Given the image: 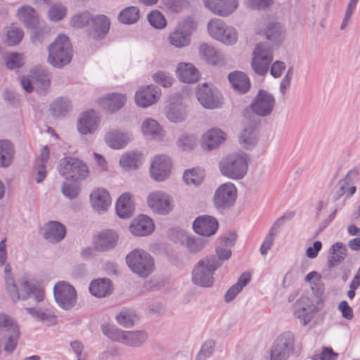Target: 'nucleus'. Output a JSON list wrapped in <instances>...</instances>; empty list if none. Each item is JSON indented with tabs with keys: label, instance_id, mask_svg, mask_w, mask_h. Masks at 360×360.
Masks as SVG:
<instances>
[{
	"label": "nucleus",
	"instance_id": "obj_17",
	"mask_svg": "<svg viewBox=\"0 0 360 360\" xmlns=\"http://www.w3.org/2000/svg\"><path fill=\"white\" fill-rule=\"evenodd\" d=\"M110 338L115 341L120 342L129 347H141L148 340V334L145 331H123L113 330Z\"/></svg>",
	"mask_w": 360,
	"mask_h": 360
},
{
	"label": "nucleus",
	"instance_id": "obj_18",
	"mask_svg": "<svg viewBox=\"0 0 360 360\" xmlns=\"http://www.w3.org/2000/svg\"><path fill=\"white\" fill-rule=\"evenodd\" d=\"M161 93L159 88L153 84L141 86L135 94L136 105L141 108H147L159 100Z\"/></svg>",
	"mask_w": 360,
	"mask_h": 360
},
{
	"label": "nucleus",
	"instance_id": "obj_32",
	"mask_svg": "<svg viewBox=\"0 0 360 360\" xmlns=\"http://www.w3.org/2000/svg\"><path fill=\"white\" fill-rule=\"evenodd\" d=\"M259 140V134L256 128L249 125L243 129L238 136V143L241 147L251 150L256 146Z\"/></svg>",
	"mask_w": 360,
	"mask_h": 360
},
{
	"label": "nucleus",
	"instance_id": "obj_2",
	"mask_svg": "<svg viewBox=\"0 0 360 360\" xmlns=\"http://www.w3.org/2000/svg\"><path fill=\"white\" fill-rule=\"evenodd\" d=\"M221 266L219 259L214 255L207 256L198 261L192 271V282L202 288L213 285L214 271Z\"/></svg>",
	"mask_w": 360,
	"mask_h": 360
},
{
	"label": "nucleus",
	"instance_id": "obj_20",
	"mask_svg": "<svg viewBox=\"0 0 360 360\" xmlns=\"http://www.w3.org/2000/svg\"><path fill=\"white\" fill-rule=\"evenodd\" d=\"M219 226L217 220L209 215H202L197 217L193 223L195 232L204 236L214 235Z\"/></svg>",
	"mask_w": 360,
	"mask_h": 360
},
{
	"label": "nucleus",
	"instance_id": "obj_27",
	"mask_svg": "<svg viewBox=\"0 0 360 360\" xmlns=\"http://www.w3.org/2000/svg\"><path fill=\"white\" fill-rule=\"evenodd\" d=\"M91 34L94 39H103L108 34L110 29V20L105 15L91 16Z\"/></svg>",
	"mask_w": 360,
	"mask_h": 360
},
{
	"label": "nucleus",
	"instance_id": "obj_48",
	"mask_svg": "<svg viewBox=\"0 0 360 360\" xmlns=\"http://www.w3.org/2000/svg\"><path fill=\"white\" fill-rule=\"evenodd\" d=\"M140 18V11L136 6H129L124 8L119 14V20L127 25L136 22Z\"/></svg>",
	"mask_w": 360,
	"mask_h": 360
},
{
	"label": "nucleus",
	"instance_id": "obj_60",
	"mask_svg": "<svg viewBox=\"0 0 360 360\" xmlns=\"http://www.w3.org/2000/svg\"><path fill=\"white\" fill-rule=\"evenodd\" d=\"M215 344L212 340H208L205 342L198 354L195 357V360H206L212 354Z\"/></svg>",
	"mask_w": 360,
	"mask_h": 360
},
{
	"label": "nucleus",
	"instance_id": "obj_62",
	"mask_svg": "<svg viewBox=\"0 0 360 360\" xmlns=\"http://www.w3.org/2000/svg\"><path fill=\"white\" fill-rule=\"evenodd\" d=\"M290 355V353L274 344L270 351V360H288Z\"/></svg>",
	"mask_w": 360,
	"mask_h": 360
},
{
	"label": "nucleus",
	"instance_id": "obj_23",
	"mask_svg": "<svg viewBox=\"0 0 360 360\" xmlns=\"http://www.w3.org/2000/svg\"><path fill=\"white\" fill-rule=\"evenodd\" d=\"M99 122V118L95 111L85 112L78 120L77 130L81 134H91L96 131Z\"/></svg>",
	"mask_w": 360,
	"mask_h": 360
},
{
	"label": "nucleus",
	"instance_id": "obj_40",
	"mask_svg": "<svg viewBox=\"0 0 360 360\" xmlns=\"http://www.w3.org/2000/svg\"><path fill=\"white\" fill-rule=\"evenodd\" d=\"M14 147L8 140L0 141V167H8L13 162Z\"/></svg>",
	"mask_w": 360,
	"mask_h": 360
},
{
	"label": "nucleus",
	"instance_id": "obj_56",
	"mask_svg": "<svg viewBox=\"0 0 360 360\" xmlns=\"http://www.w3.org/2000/svg\"><path fill=\"white\" fill-rule=\"evenodd\" d=\"M91 15L89 12H84L72 17L70 25L75 28H82L91 22Z\"/></svg>",
	"mask_w": 360,
	"mask_h": 360
},
{
	"label": "nucleus",
	"instance_id": "obj_7",
	"mask_svg": "<svg viewBox=\"0 0 360 360\" xmlns=\"http://www.w3.org/2000/svg\"><path fill=\"white\" fill-rule=\"evenodd\" d=\"M207 28L211 37L225 45L231 46L238 41V34L236 30L220 19L210 20Z\"/></svg>",
	"mask_w": 360,
	"mask_h": 360
},
{
	"label": "nucleus",
	"instance_id": "obj_16",
	"mask_svg": "<svg viewBox=\"0 0 360 360\" xmlns=\"http://www.w3.org/2000/svg\"><path fill=\"white\" fill-rule=\"evenodd\" d=\"M318 311V307L307 296L301 297L294 304V315L303 326L307 325Z\"/></svg>",
	"mask_w": 360,
	"mask_h": 360
},
{
	"label": "nucleus",
	"instance_id": "obj_15",
	"mask_svg": "<svg viewBox=\"0 0 360 360\" xmlns=\"http://www.w3.org/2000/svg\"><path fill=\"white\" fill-rule=\"evenodd\" d=\"M257 34H264L269 41L274 42L281 41L284 35V29L278 22L269 18L260 19L255 28Z\"/></svg>",
	"mask_w": 360,
	"mask_h": 360
},
{
	"label": "nucleus",
	"instance_id": "obj_49",
	"mask_svg": "<svg viewBox=\"0 0 360 360\" xmlns=\"http://www.w3.org/2000/svg\"><path fill=\"white\" fill-rule=\"evenodd\" d=\"M5 42L9 46L18 44L24 37L22 30L14 25H11L6 28Z\"/></svg>",
	"mask_w": 360,
	"mask_h": 360
},
{
	"label": "nucleus",
	"instance_id": "obj_6",
	"mask_svg": "<svg viewBox=\"0 0 360 360\" xmlns=\"http://www.w3.org/2000/svg\"><path fill=\"white\" fill-rule=\"evenodd\" d=\"M129 269L141 277L146 278L152 273L154 262L152 257L146 251L136 249L126 257Z\"/></svg>",
	"mask_w": 360,
	"mask_h": 360
},
{
	"label": "nucleus",
	"instance_id": "obj_50",
	"mask_svg": "<svg viewBox=\"0 0 360 360\" xmlns=\"http://www.w3.org/2000/svg\"><path fill=\"white\" fill-rule=\"evenodd\" d=\"M121 166L126 169H136L141 164V154L128 153L124 154L120 160Z\"/></svg>",
	"mask_w": 360,
	"mask_h": 360
},
{
	"label": "nucleus",
	"instance_id": "obj_38",
	"mask_svg": "<svg viewBox=\"0 0 360 360\" xmlns=\"http://www.w3.org/2000/svg\"><path fill=\"white\" fill-rule=\"evenodd\" d=\"M347 252V248L342 243L338 242L333 245L329 250L332 256L328 259V266L332 268L339 265L346 257Z\"/></svg>",
	"mask_w": 360,
	"mask_h": 360
},
{
	"label": "nucleus",
	"instance_id": "obj_29",
	"mask_svg": "<svg viewBox=\"0 0 360 360\" xmlns=\"http://www.w3.org/2000/svg\"><path fill=\"white\" fill-rule=\"evenodd\" d=\"M131 233L136 236H144L151 233L154 230L153 221L146 215H141L134 219L129 226Z\"/></svg>",
	"mask_w": 360,
	"mask_h": 360
},
{
	"label": "nucleus",
	"instance_id": "obj_64",
	"mask_svg": "<svg viewBox=\"0 0 360 360\" xmlns=\"http://www.w3.org/2000/svg\"><path fill=\"white\" fill-rule=\"evenodd\" d=\"M273 0H248L250 7L256 10H264L273 4Z\"/></svg>",
	"mask_w": 360,
	"mask_h": 360
},
{
	"label": "nucleus",
	"instance_id": "obj_36",
	"mask_svg": "<svg viewBox=\"0 0 360 360\" xmlns=\"http://www.w3.org/2000/svg\"><path fill=\"white\" fill-rule=\"evenodd\" d=\"M229 80L232 87L241 94L248 92L250 88L249 77L243 72L236 71L229 75Z\"/></svg>",
	"mask_w": 360,
	"mask_h": 360
},
{
	"label": "nucleus",
	"instance_id": "obj_47",
	"mask_svg": "<svg viewBox=\"0 0 360 360\" xmlns=\"http://www.w3.org/2000/svg\"><path fill=\"white\" fill-rule=\"evenodd\" d=\"M274 344L291 354L294 351L295 335L291 331H285L276 338Z\"/></svg>",
	"mask_w": 360,
	"mask_h": 360
},
{
	"label": "nucleus",
	"instance_id": "obj_51",
	"mask_svg": "<svg viewBox=\"0 0 360 360\" xmlns=\"http://www.w3.org/2000/svg\"><path fill=\"white\" fill-rule=\"evenodd\" d=\"M184 243L191 253L195 254L203 250L206 245V240L200 238L188 236L186 237Z\"/></svg>",
	"mask_w": 360,
	"mask_h": 360
},
{
	"label": "nucleus",
	"instance_id": "obj_25",
	"mask_svg": "<svg viewBox=\"0 0 360 360\" xmlns=\"http://www.w3.org/2000/svg\"><path fill=\"white\" fill-rule=\"evenodd\" d=\"M200 56L207 63L217 65L224 64L225 59L222 53L207 43H202L198 47Z\"/></svg>",
	"mask_w": 360,
	"mask_h": 360
},
{
	"label": "nucleus",
	"instance_id": "obj_24",
	"mask_svg": "<svg viewBox=\"0 0 360 360\" xmlns=\"http://www.w3.org/2000/svg\"><path fill=\"white\" fill-rule=\"evenodd\" d=\"M43 236L50 243L61 241L66 235L65 226L56 221H50L44 224Z\"/></svg>",
	"mask_w": 360,
	"mask_h": 360
},
{
	"label": "nucleus",
	"instance_id": "obj_44",
	"mask_svg": "<svg viewBox=\"0 0 360 360\" xmlns=\"http://www.w3.org/2000/svg\"><path fill=\"white\" fill-rule=\"evenodd\" d=\"M283 218L284 217L283 216L278 219L271 227L268 234L265 237L264 241L260 247V252L262 255H266L268 251L271 249L274 243V237L277 234L279 228L282 226V220Z\"/></svg>",
	"mask_w": 360,
	"mask_h": 360
},
{
	"label": "nucleus",
	"instance_id": "obj_55",
	"mask_svg": "<svg viewBox=\"0 0 360 360\" xmlns=\"http://www.w3.org/2000/svg\"><path fill=\"white\" fill-rule=\"evenodd\" d=\"M67 10L62 4L51 6L48 11V15L51 21L58 22L66 15Z\"/></svg>",
	"mask_w": 360,
	"mask_h": 360
},
{
	"label": "nucleus",
	"instance_id": "obj_8",
	"mask_svg": "<svg viewBox=\"0 0 360 360\" xmlns=\"http://www.w3.org/2000/svg\"><path fill=\"white\" fill-rule=\"evenodd\" d=\"M195 29V22L191 19H186L180 22L169 34L168 41L176 48L188 46L191 43V36Z\"/></svg>",
	"mask_w": 360,
	"mask_h": 360
},
{
	"label": "nucleus",
	"instance_id": "obj_9",
	"mask_svg": "<svg viewBox=\"0 0 360 360\" xmlns=\"http://www.w3.org/2000/svg\"><path fill=\"white\" fill-rule=\"evenodd\" d=\"M252 55L251 65L253 70L259 75H264L273 60V51L270 46L266 43L258 44Z\"/></svg>",
	"mask_w": 360,
	"mask_h": 360
},
{
	"label": "nucleus",
	"instance_id": "obj_4",
	"mask_svg": "<svg viewBox=\"0 0 360 360\" xmlns=\"http://www.w3.org/2000/svg\"><path fill=\"white\" fill-rule=\"evenodd\" d=\"M247 157L244 153H235L224 158L219 163L221 174L231 179H241L247 173Z\"/></svg>",
	"mask_w": 360,
	"mask_h": 360
},
{
	"label": "nucleus",
	"instance_id": "obj_21",
	"mask_svg": "<svg viewBox=\"0 0 360 360\" xmlns=\"http://www.w3.org/2000/svg\"><path fill=\"white\" fill-rule=\"evenodd\" d=\"M148 205L159 214H166L172 209L170 198L163 192L158 191L148 197Z\"/></svg>",
	"mask_w": 360,
	"mask_h": 360
},
{
	"label": "nucleus",
	"instance_id": "obj_11",
	"mask_svg": "<svg viewBox=\"0 0 360 360\" xmlns=\"http://www.w3.org/2000/svg\"><path fill=\"white\" fill-rule=\"evenodd\" d=\"M53 295L56 303L63 309L69 310L76 304V290L66 281H58L56 283Z\"/></svg>",
	"mask_w": 360,
	"mask_h": 360
},
{
	"label": "nucleus",
	"instance_id": "obj_42",
	"mask_svg": "<svg viewBox=\"0 0 360 360\" xmlns=\"http://www.w3.org/2000/svg\"><path fill=\"white\" fill-rule=\"evenodd\" d=\"M25 311L32 318L43 322L53 323L56 321V316L51 310L49 309H36L34 307H27Z\"/></svg>",
	"mask_w": 360,
	"mask_h": 360
},
{
	"label": "nucleus",
	"instance_id": "obj_13",
	"mask_svg": "<svg viewBox=\"0 0 360 360\" xmlns=\"http://www.w3.org/2000/svg\"><path fill=\"white\" fill-rule=\"evenodd\" d=\"M237 198V188L233 183L226 182L220 185L213 196L214 207L221 210L229 209Z\"/></svg>",
	"mask_w": 360,
	"mask_h": 360
},
{
	"label": "nucleus",
	"instance_id": "obj_45",
	"mask_svg": "<svg viewBox=\"0 0 360 360\" xmlns=\"http://www.w3.org/2000/svg\"><path fill=\"white\" fill-rule=\"evenodd\" d=\"M187 115L186 107L181 104L170 105L166 111L167 118L174 123L184 121Z\"/></svg>",
	"mask_w": 360,
	"mask_h": 360
},
{
	"label": "nucleus",
	"instance_id": "obj_28",
	"mask_svg": "<svg viewBox=\"0 0 360 360\" xmlns=\"http://www.w3.org/2000/svg\"><path fill=\"white\" fill-rule=\"evenodd\" d=\"M131 139L132 135L130 133L120 130L109 131L105 136L108 146L114 149H120L126 146Z\"/></svg>",
	"mask_w": 360,
	"mask_h": 360
},
{
	"label": "nucleus",
	"instance_id": "obj_61",
	"mask_svg": "<svg viewBox=\"0 0 360 360\" xmlns=\"http://www.w3.org/2000/svg\"><path fill=\"white\" fill-rule=\"evenodd\" d=\"M177 144L183 150H190L196 145V141L192 136L182 135L178 140Z\"/></svg>",
	"mask_w": 360,
	"mask_h": 360
},
{
	"label": "nucleus",
	"instance_id": "obj_30",
	"mask_svg": "<svg viewBox=\"0 0 360 360\" xmlns=\"http://www.w3.org/2000/svg\"><path fill=\"white\" fill-rule=\"evenodd\" d=\"M127 101V97L124 94H110L106 97L101 98L99 104L104 110L114 112L122 108Z\"/></svg>",
	"mask_w": 360,
	"mask_h": 360
},
{
	"label": "nucleus",
	"instance_id": "obj_59",
	"mask_svg": "<svg viewBox=\"0 0 360 360\" xmlns=\"http://www.w3.org/2000/svg\"><path fill=\"white\" fill-rule=\"evenodd\" d=\"M152 78L155 83L165 88L170 86L174 82L173 77L169 73L162 71L154 73Z\"/></svg>",
	"mask_w": 360,
	"mask_h": 360
},
{
	"label": "nucleus",
	"instance_id": "obj_39",
	"mask_svg": "<svg viewBox=\"0 0 360 360\" xmlns=\"http://www.w3.org/2000/svg\"><path fill=\"white\" fill-rule=\"evenodd\" d=\"M89 291L96 297H105L111 294L112 291L111 282L108 278L97 279L91 283Z\"/></svg>",
	"mask_w": 360,
	"mask_h": 360
},
{
	"label": "nucleus",
	"instance_id": "obj_53",
	"mask_svg": "<svg viewBox=\"0 0 360 360\" xmlns=\"http://www.w3.org/2000/svg\"><path fill=\"white\" fill-rule=\"evenodd\" d=\"M69 101L64 98H57L51 105V110L55 116L63 115L70 109Z\"/></svg>",
	"mask_w": 360,
	"mask_h": 360
},
{
	"label": "nucleus",
	"instance_id": "obj_31",
	"mask_svg": "<svg viewBox=\"0 0 360 360\" xmlns=\"http://www.w3.org/2000/svg\"><path fill=\"white\" fill-rule=\"evenodd\" d=\"M176 72L178 78L184 83L196 82L200 77L198 70L193 64L189 63H179Z\"/></svg>",
	"mask_w": 360,
	"mask_h": 360
},
{
	"label": "nucleus",
	"instance_id": "obj_57",
	"mask_svg": "<svg viewBox=\"0 0 360 360\" xmlns=\"http://www.w3.org/2000/svg\"><path fill=\"white\" fill-rule=\"evenodd\" d=\"M186 184L199 185L203 181L202 176L195 169L186 170L183 176Z\"/></svg>",
	"mask_w": 360,
	"mask_h": 360
},
{
	"label": "nucleus",
	"instance_id": "obj_14",
	"mask_svg": "<svg viewBox=\"0 0 360 360\" xmlns=\"http://www.w3.org/2000/svg\"><path fill=\"white\" fill-rule=\"evenodd\" d=\"M276 100L273 94L264 89H259L253 98L250 108L259 117H267L274 110Z\"/></svg>",
	"mask_w": 360,
	"mask_h": 360
},
{
	"label": "nucleus",
	"instance_id": "obj_35",
	"mask_svg": "<svg viewBox=\"0 0 360 360\" xmlns=\"http://www.w3.org/2000/svg\"><path fill=\"white\" fill-rule=\"evenodd\" d=\"M49 159V150L47 146L43 147L34 166V179L37 183H41L46 176V164Z\"/></svg>",
	"mask_w": 360,
	"mask_h": 360
},
{
	"label": "nucleus",
	"instance_id": "obj_5",
	"mask_svg": "<svg viewBox=\"0 0 360 360\" xmlns=\"http://www.w3.org/2000/svg\"><path fill=\"white\" fill-rule=\"evenodd\" d=\"M58 170L61 176L75 182L85 180L90 173L89 169L84 162L73 157L60 159Z\"/></svg>",
	"mask_w": 360,
	"mask_h": 360
},
{
	"label": "nucleus",
	"instance_id": "obj_34",
	"mask_svg": "<svg viewBox=\"0 0 360 360\" xmlns=\"http://www.w3.org/2000/svg\"><path fill=\"white\" fill-rule=\"evenodd\" d=\"M90 200L93 207L98 211H105L111 204L110 194L104 188L94 191L90 195Z\"/></svg>",
	"mask_w": 360,
	"mask_h": 360
},
{
	"label": "nucleus",
	"instance_id": "obj_41",
	"mask_svg": "<svg viewBox=\"0 0 360 360\" xmlns=\"http://www.w3.org/2000/svg\"><path fill=\"white\" fill-rule=\"evenodd\" d=\"M19 20L22 21L27 27H34L38 23V16L34 8L25 6L17 11Z\"/></svg>",
	"mask_w": 360,
	"mask_h": 360
},
{
	"label": "nucleus",
	"instance_id": "obj_33",
	"mask_svg": "<svg viewBox=\"0 0 360 360\" xmlns=\"http://www.w3.org/2000/svg\"><path fill=\"white\" fill-rule=\"evenodd\" d=\"M118 240V235L115 231L106 230L102 231L95 243L98 251H106L115 247Z\"/></svg>",
	"mask_w": 360,
	"mask_h": 360
},
{
	"label": "nucleus",
	"instance_id": "obj_1",
	"mask_svg": "<svg viewBox=\"0 0 360 360\" xmlns=\"http://www.w3.org/2000/svg\"><path fill=\"white\" fill-rule=\"evenodd\" d=\"M12 287L13 288H8L6 290L13 302L26 300L32 295L37 302L44 300V290L40 287L34 278L30 276H23L20 280L19 286L15 282Z\"/></svg>",
	"mask_w": 360,
	"mask_h": 360
},
{
	"label": "nucleus",
	"instance_id": "obj_26",
	"mask_svg": "<svg viewBox=\"0 0 360 360\" xmlns=\"http://www.w3.org/2000/svg\"><path fill=\"white\" fill-rule=\"evenodd\" d=\"M226 139V134L219 129L213 128L206 131L202 138V147L211 150Z\"/></svg>",
	"mask_w": 360,
	"mask_h": 360
},
{
	"label": "nucleus",
	"instance_id": "obj_46",
	"mask_svg": "<svg viewBox=\"0 0 360 360\" xmlns=\"http://www.w3.org/2000/svg\"><path fill=\"white\" fill-rule=\"evenodd\" d=\"M142 131L146 136L155 139L160 137L162 129L156 120L148 118L142 124Z\"/></svg>",
	"mask_w": 360,
	"mask_h": 360
},
{
	"label": "nucleus",
	"instance_id": "obj_58",
	"mask_svg": "<svg viewBox=\"0 0 360 360\" xmlns=\"http://www.w3.org/2000/svg\"><path fill=\"white\" fill-rule=\"evenodd\" d=\"M5 61L8 69L18 68L23 64L22 55L18 53H9L6 56Z\"/></svg>",
	"mask_w": 360,
	"mask_h": 360
},
{
	"label": "nucleus",
	"instance_id": "obj_52",
	"mask_svg": "<svg viewBox=\"0 0 360 360\" xmlns=\"http://www.w3.org/2000/svg\"><path fill=\"white\" fill-rule=\"evenodd\" d=\"M117 321L125 328L132 327L136 319V314L130 310H122L116 316Z\"/></svg>",
	"mask_w": 360,
	"mask_h": 360
},
{
	"label": "nucleus",
	"instance_id": "obj_22",
	"mask_svg": "<svg viewBox=\"0 0 360 360\" xmlns=\"http://www.w3.org/2000/svg\"><path fill=\"white\" fill-rule=\"evenodd\" d=\"M205 6L220 16L231 14L238 7V0H203Z\"/></svg>",
	"mask_w": 360,
	"mask_h": 360
},
{
	"label": "nucleus",
	"instance_id": "obj_43",
	"mask_svg": "<svg viewBox=\"0 0 360 360\" xmlns=\"http://www.w3.org/2000/svg\"><path fill=\"white\" fill-rule=\"evenodd\" d=\"M250 274L243 273L238 279L237 283L233 285L226 292L224 296L225 302H229L232 301L242 290L243 288L250 281Z\"/></svg>",
	"mask_w": 360,
	"mask_h": 360
},
{
	"label": "nucleus",
	"instance_id": "obj_19",
	"mask_svg": "<svg viewBox=\"0 0 360 360\" xmlns=\"http://www.w3.org/2000/svg\"><path fill=\"white\" fill-rule=\"evenodd\" d=\"M172 162L166 155H157L152 161L150 172L151 177L157 181L165 180L169 175Z\"/></svg>",
	"mask_w": 360,
	"mask_h": 360
},
{
	"label": "nucleus",
	"instance_id": "obj_12",
	"mask_svg": "<svg viewBox=\"0 0 360 360\" xmlns=\"http://www.w3.org/2000/svg\"><path fill=\"white\" fill-rule=\"evenodd\" d=\"M20 82L22 87L27 93L32 92L34 87L39 92L44 91L50 85L49 75L41 68L34 69L27 77H22Z\"/></svg>",
	"mask_w": 360,
	"mask_h": 360
},
{
	"label": "nucleus",
	"instance_id": "obj_3",
	"mask_svg": "<svg viewBox=\"0 0 360 360\" xmlns=\"http://www.w3.org/2000/svg\"><path fill=\"white\" fill-rule=\"evenodd\" d=\"M72 55L69 38L60 34L49 46L48 62L55 68H61L71 61Z\"/></svg>",
	"mask_w": 360,
	"mask_h": 360
},
{
	"label": "nucleus",
	"instance_id": "obj_63",
	"mask_svg": "<svg viewBox=\"0 0 360 360\" xmlns=\"http://www.w3.org/2000/svg\"><path fill=\"white\" fill-rule=\"evenodd\" d=\"M62 193L67 198L75 199L79 193V188L68 183H63L61 186Z\"/></svg>",
	"mask_w": 360,
	"mask_h": 360
},
{
	"label": "nucleus",
	"instance_id": "obj_10",
	"mask_svg": "<svg viewBox=\"0 0 360 360\" xmlns=\"http://www.w3.org/2000/svg\"><path fill=\"white\" fill-rule=\"evenodd\" d=\"M196 96L200 105L207 109L220 108L223 103L221 92L212 84L205 83L198 85Z\"/></svg>",
	"mask_w": 360,
	"mask_h": 360
},
{
	"label": "nucleus",
	"instance_id": "obj_37",
	"mask_svg": "<svg viewBox=\"0 0 360 360\" xmlns=\"http://www.w3.org/2000/svg\"><path fill=\"white\" fill-rule=\"evenodd\" d=\"M134 205L129 193H123L117 200L116 212L121 218H129L134 212Z\"/></svg>",
	"mask_w": 360,
	"mask_h": 360
},
{
	"label": "nucleus",
	"instance_id": "obj_54",
	"mask_svg": "<svg viewBox=\"0 0 360 360\" xmlns=\"http://www.w3.org/2000/svg\"><path fill=\"white\" fill-rule=\"evenodd\" d=\"M148 20L150 25L156 29H162L167 25L165 17L158 10L150 12L148 15Z\"/></svg>",
	"mask_w": 360,
	"mask_h": 360
}]
</instances>
